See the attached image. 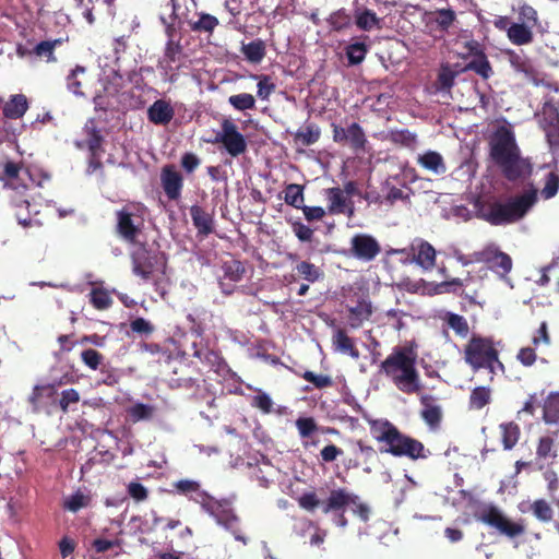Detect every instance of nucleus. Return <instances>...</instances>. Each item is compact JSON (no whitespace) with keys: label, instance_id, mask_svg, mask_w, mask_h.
<instances>
[{"label":"nucleus","instance_id":"1","mask_svg":"<svg viewBox=\"0 0 559 559\" xmlns=\"http://www.w3.org/2000/svg\"><path fill=\"white\" fill-rule=\"evenodd\" d=\"M5 187L11 191L10 198L16 209L19 224L24 227L33 224H40L32 217L40 212L43 202L34 195L29 199L28 191L33 189L34 180L28 169H24L14 163H7L4 166Z\"/></svg>","mask_w":559,"mask_h":559},{"label":"nucleus","instance_id":"2","mask_svg":"<svg viewBox=\"0 0 559 559\" xmlns=\"http://www.w3.org/2000/svg\"><path fill=\"white\" fill-rule=\"evenodd\" d=\"M490 154L510 180L524 178L532 171L530 162L520 156L512 126L507 122L495 130L490 140Z\"/></svg>","mask_w":559,"mask_h":559},{"label":"nucleus","instance_id":"3","mask_svg":"<svg viewBox=\"0 0 559 559\" xmlns=\"http://www.w3.org/2000/svg\"><path fill=\"white\" fill-rule=\"evenodd\" d=\"M417 353L412 347H401L390 354L381 364V370L402 392L417 393L420 390L419 373L415 362Z\"/></svg>","mask_w":559,"mask_h":559},{"label":"nucleus","instance_id":"4","mask_svg":"<svg viewBox=\"0 0 559 559\" xmlns=\"http://www.w3.org/2000/svg\"><path fill=\"white\" fill-rule=\"evenodd\" d=\"M372 437L383 444V451L395 456H407L413 460L424 457V445L403 433L390 421L383 419L370 420Z\"/></svg>","mask_w":559,"mask_h":559},{"label":"nucleus","instance_id":"5","mask_svg":"<svg viewBox=\"0 0 559 559\" xmlns=\"http://www.w3.org/2000/svg\"><path fill=\"white\" fill-rule=\"evenodd\" d=\"M537 201V190L531 188L506 203H495L483 210V217L493 225L510 224L523 218Z\"/></svg>","mask_w":559,"mask_h":559},{"label":"nucleus","instance_id":"6","mask_svg":"<svg viewBox=\"0 0 559 559\" xmlns=\"http://www.w3.org/2000/svg\"><path fill=\"white\" fill-rule=\"evenodd\" d=\"M465 360L474 369H487L488 374L503 370V365L498 360V353L490 341L481 337H473L465 348Z\"/></svg>","mask_w":559,"mask_h":559},{"label":"nucleus","instance_id":"7","mask_svg":"<svg viewBox=\"0 0 559 559\" xmlns=\"http://www.w3.org/2000/svg\"><path fill=\"white\" fill-rule=\"evenodd\" d=\"M477 518L483 523L496 528L500 534L510 538L524 533V526L520 522L512 521L500 509L493 506L481 508Z\"/></svg>","mask_w":559,"mask_h":559},{"label":"nucleus","instance_id":"8","mask_svg":"<svg viewBox=\"0 0 559 559\" xmlns=\"http://www.w3.org/2000/svg\"><path fill=\"white\" fill-rule=\"evenodd\" d=\"M200 506L216 520L217 524L229 530L237 540L243 544L247 543L246 538L240 535L239 531L236 528L238 518L233 513L227 501H219L207 495L206 499H204Z\"/></svg>","mask_w":559,"mask_h":559},{"label":"nucleus","instance_id":"9","mask_svg":"<svg viewBox=\"0 0 559 559\" xmlns=\"http://www.w3.org/2000/svg\"><path fill=\"white\" fill-rule=\"evenodd\" d=\"M554 98L546 100L540 112L537 114L538 123L545 131L551 146L559 145V111L552 104Z\"/></svg>","mask_w":559,"mask_h":559},{"label":"nucleus","instance_id":"10","mask_svg":"<svg viewBox=\"0 0 559 559\" xmlns=\"http://www.w3.org/2000/svg\"><path fill=\"white\" fill-rule=\"evenodd\" d=\"M217 141L222 142L231 156L242 154L247 148L243 135L238 131L237 126L229 119L222 122V130L217 134Z\"/></svg>","mask_w":559,"mask_h":559},{"label":"nucleus","instance_id":"11","mask_svg":"<svg viewBox=\"0 0 559 559\" xmlns=\"http://www.w3.org/2000/svg\"><path fill=\"white\" fill-rule=\"evenodd\" d=\"M476 261L486 262L496 273L501 276L507 275L512 269V260L510 255L500 251L496 246L486 247L478 252Z\"/></svg>","mask_w":559,"mask_h":559},{"label":"nucleus","instance_id":"12","mask_svg":"<svg viewBox=\"0 0 559 559\" xmlns=\"http://www.w3.org/2000/svg\"><path fill=\"white\" fill-rule=\"evenodd\" d=\"M350 245L354 257L359 260L371 261L380 252V245L370 235H356L352 238Z\"/></svg>","mask_w":559,"mask_h":559},{"label":"nucleus","instance_id":"13","mask_svg":"<svg viewBox=\"0 0 559 559\" xmlns=\"http://www.w3.org/2000/svg\"><path fill=\"white\" fill-rule=\"evenodd\" d=\"M417 165L426 173L441 177L448 171L444 157L437 151L426 150L417 154Z\"/></svg>","mask_w":559,"mask_h":559},{"label":"nucleus","instance_id":"14","mask_svg":"<svg viewBox=\"0 0 559 559\" xmlns=\"http://www.w3.org/2000/svg\"><path fill=\"white\" fill-rule=\"evenodd\" d=\"M118 231L127 240L133 241L140 231L142 217L133 212L131 207H126L118 212Z\"/></svg>","mask_w":559,"mask_h":559},{"label":"nucleus","instance_id":"15","mask_svg":"<svg viewBox=\"0 0 559 559\" xmlns=\"http://www.w3.org/2000/svg\"><path fill=\"white\" fill-rule=\"evenodd\" d=\"M466 48L468 53L474 56V59L466 66V69L474 70L484 79H488L492 73V69L481 52L480 45L475 40H469L466 43Z\"/></svg>","mask_w":559,"mask_h":559},{"label":"nucleus","instance_id":"16","mask_svg":"<svg viewBox=\"0 0 559 559\" xmlns=\"http://www.w3.org/2000/svg\"><path fill=\"white\" fill-rule=\"evenodd\" d=\"M413 260L425 270H431L436 263V250L427 241L417 239L412 243Z\"/></svg>","mask_w":559,"mask_h":559},{"label":"nucleus","instance_id":"17","mask_svg":"<svg viewBox=\"0 0 559 559\" xmlns=\"http://www.w3.org/2000/svg\"><path fill=\"white\" fill-rule=\"evenodd\" d=\"M357 496L352 495L346 489L332 490L325 502L322 503L324 513L342 512L345 507L356 503Z\"/></svg>","mask_w":559,"mask_h":559},{"label":"nucleus","instance_id":"18","mask_svg":"<svg viewBox=\"0 0 559 559\" xmlns=\"http://www.w3.org/2000/svg\"><path fill=\"white\" fill-rule=\"evenodd\" d=\"M160 181L166 195L175 200L180 195L182 188V177L174 166H165L162 169Z\"/></svg>","mask_w":559,"mask_h":559},{"label":"nucleus","instance_id":"19","mask_svg":"<svg viewBox=\"0 0 559 559\" xmlns=\"http://www.w3.org/2000/svg\"><path fill=\"white\" fill-rule=\"evenodd\" d=\"M329 202V212L332 214L353 213L350 202L346 198V193L340 188H331L325 191Z\"/></svg>","mask_w":559,"mask_h":559},{"label":"nucleus","instance_id":"20","mask_svg":"<svg viewBox=\"0 0 559 559\" xmlns=\"http://www.w3.org/2000/svg\"><path fill=\"white\" fill-rule=\"evenodd\" d=\"M174 115L173 106L164 99L154 102L147 109L148 119L155 124H167Z\"/></svg>","mask_w":559,"mask_h":559},{"label":"nucleus","instance_id":"21","mask_svg":"<svg viewBox=\"0 0 559 559\" xmlns=\"http://www.w3.org/2000/svg\"><path fill=\"white\" fill-rule=\"evenodd\" d=\"M56 400V389L50 384L36 385L29 396V402L35 412H38Z\"/></svg>","mask_w":559,"mask_h":559},{"label":"nucleus","instance_id":"22","mask_svg":"<svg viewBox=\"0 0 559 559\" xmlns=\"http://www.w3.org/2000/svg\"><path fill=\"white\" fill-rule=\"evenodd\" d=\"M173 486L178 493L188 497L190 500L199 504H201L209 495L206 491L201 489V486L198 481L191 479L178 480L174 483Z\"/></svg>","mask_w":559,"mask_h":559},{"label":"nucleus","instance_id":"23","mask_svg":"<svg viewBox=\"0 0 559 559\" xmlns=\"http://www.w3.org/2000/svg\"><path fill=\"white\" fill-rule=\"evenodd\" d=\"M88 78L84 67H75L67 76V87L75 96H84V88L87 86Z\"/></svg>","mask_w":559,"mask_h":559},{"label":"nucleus","instance_id":"24","mask_svg":"<svg viewBox=\"0 0 559 559\" xmlns=\"http://www.w3.org/2000/svg\"><path fill=\"white\" fill-rule=\"evenodd\" d=\"M28 108L27 98L22 94L12 95L3 106V115L8 119H20Z\"/></svg>","mask_w":559,"mask_h":559},{"label":"nucleus","instance_id":"25","mask_svg":"<svg viewBox=\"0 0 559 559\" xmlns=\"http://www.w3.org/2000/svg\"><path fill=\"white\" fill-rule=\"evenodd\" d=\"M544 420L555 427L554 435L559 431V392L549 394L545 401Z\"/></svg>","mask_w":559,"mask_h":559},{"label":"nucleus","instance_id":"26","mask_svg":"<svg viewBox=\"0 0 559 559\" xmlns=\"http://www.w3.org/2000/svg\"><path fill=\"white\" fill-rule=\"evenodd\" d=\"M508 38L514 45H527L533 40L532 26L524 23H513L508 28Z\"/></svg>","mask_w":559,"mask_h":559},{"label":"nucleus","instance_id":"27","mask_svg":"<svg viewBox=\"0 0 559 559\" xmlns=\"http://www.w3.org/2000/svg\"><path fill=\"white\" fill-rule=\"evenodd\" d=\"M557 456V445L554 436L545 435L538 440L536 448V457L546 463L551 462Z\"/></svg>","mask_w":559,"mask_h":559},{"label":"nucleus","instance_id":"28","mask_svg":"<svg viewBox=\"0 0 559 559\" xmlns=\"http://www.w3.org/2000/svg\"><path fill=\"white\" fill-rule=\"evenodd\" d=\"M332 341H333V346L337 352H340L342 354H347V355L352 356L353 358L359 357V353L354 347V343H353L352 338H349L345 334L344 331L336 330L333 335Z\"/></svg>","mask_w":559,"mask_h":559},{"label":"nucleus","instance_id":"29","mask_svg":"<svg viewBox=\"0 0 559 559\" xmlns=\"http://www.w3.org/2000/svg\"><path fill=\"white\" fill-rule=\"evenodd\" d=\"M504 450H511L519 441L520 428L514 423H503L499 426Z\"/></svg>","mask_w":559,"mask_h":559},{"label":"nucleus","instance_id":"30","mask_svg":"<svg viewBox=\"0 0 559 559\" xmlns=\"http://www.w3.org/2000/svg\"><path fill=\"white\" fill-rule=\"evenodd\" d=\"M349 324L353 328H358L361 323L369 319L371 314V305L368 301H360L357 306L349 309Z\"/></svg>","mask_w":559,"mask_h":559},{"label":"nucleus","instance_id":"31","mask_svg":"<svg viewBox=\"0 0 559 559\" xmlns=\"http://www.w3.org/2000/svg\"><path fill=\"white\" fill-rule=\"evenodd\" d=\"M12 120L5 117L0 119V142H12L22 132L23 126Z\"/></svg>","mask_w":559,"mask_h":559},{"label":"nucleus","instance_id":"32","mask_svg":"<svg viewBox=\"0 0 559 559\" xmlns=\"http://www.w3.org/2000/svg\"><path fill=\"white\" fill-rule=\"evenodd\" d=\"M90 502V495L78 490L64 499L63 506L71 512H78L79 510L88 507Z\"/></svg>","mask_w":559,"mask_h":559},{"label":"nucleus","instance_id":"33","mask_svg":"<svg viewBox=\"0 0 559 559\" xmlns=\"http://www.w3.org/2000/svg\"><path fill=\"white\" fill-rule=\"evenodd\" d=\"M380 19L377 14L368 9L359 10L356 13V24L364 31H370L376 27H380Z\"/></svg>","mask_w":559,"mask_h":559},{"label":"nucleus","instance_id":"34","mask_svg":"<svg viewBox=\"0 0 559 559\" xmlns=\"http://www.w3.org/2000/svg\"><path fill=\"white\" fill-rule=\"evenodd\" d=\"M242 53L252 63H259L265 56V46L261 40H254L242 46Z\"/></svg>","mask_w":559,"mask_h":559},{"label":"nucleus","instance_id":"35","mask_svg":"<svg viewBox=\"0 0 559 559\" xmlns=\"http://www.w3.org/2000/svg\"><path fill=\"white\" fill-rule=\"evenodd\" d=\"M443 320L447 322L449 328H451L457 335L462 337L467 336L468 324L465 318L455 313L448 312L445 313Z\"/></svg>","mask_w":559,"mask_h":559},{"label":"nucleus","instance_id":"36","mask_svg":"<svg viewBox=\"0 0 559 559\" xmlns=\"http://www.w3.org/2000/svg\"><path fill=\"white\" fill-rule=\"evenodd\" d=\"M133 272L143 278H148L153 272V263L148 258H146L144 252L134 255Z\"/></svg>","mask_w":559,"mask_h":559},{"label":"nucleus","instance_id":"37","mask_svg":"<svg viewBox=\"0 0 559 559\" xmlns=\"http://www.w3.org/2000/svg\"><path fill=\"white\" fill-rule=\"evenodd\" d=\"M228 103L237 110L252 109L255 106V99L253 95L248 93L231 95L228 98Z\"/></svg>","mask_w":559,"mask_h":559},{"label":"nucleus","instance_id":"38","mask_svg":"<svg viewBox=\"0 0 559 559\" xmlns=\"http://www.w3.org/2000/svg\"><path fill=\"white\" fill-rule=\"evenodd\" d=\"M285 202L294 207H301L304 203V192L299 185L292 183L285 189Z\"/></svg>","mask_w":559,"mask_h":559},{"label":"nucleus","instance_id":"39","mask_svg":"<svg viewBox=\"0 0 559 559\" xmlns=\"http://www.w3.org/2000/svg\"><path fill=\"white\" fill-rule=\"evenodd\" d=\"M91 302L96 309L104 310L110 307L112 299L104 288H94L91 293Z\"/></svg>","mask_w":559,"mask_h":559},{"label":"nucleus","instance_id":"40","mask_svg":"<svg viewBox=\"0 0 559 559\" xmlns=\"http://www.w3.org/2000/svg\"><path fill=\"white\" fill-rule=\"evenodd\" d=\"M368 51L364 43H354L346 48V56L350 64H359L364 61Z\"/></svg>","mask_w":559,"mask_h":559},{"label":"nucleus","instance_id":"41","mask_svg":"<svg viewBox=\"0 0 559 559\" xmlns=\"http://www.w3.org/2000/svg\"><path fill=\"white\" fill-rule=\"evenodd\" d=\"M531 510L539 521L548 522L552 519V509L550 504L544 499L534 501Z\"/></svg>","mask_w":559,"mask_h":559},{"label":"nucleus","instance_id":"42","mask_svg":"<svg viewBox=\"0 0 559 559\" xmlns=\"http://www.w3.org/2000/svg\"><path fill=\"white\" fill-rule=\"evenodd\" d=\"M218 25V20L211 15L202 13L199 20L191 24V28L195 32H212Z\"/></svg>","mask_w":559,"mask_h":559},{"label":"nucleus","instance_id":"43","mask_svg":"<svg viewBox=\"0 0 559 559\" xmlns=\"http://www.w3.org/2000/svg\"><path fill=\"white\" fill-rule=\"evenodd\" d=\"M431 20L441 28L448 29L455 20V13L449 9L438 10L432 13Z\"/></svg>","mask_w":559,"mask_h":559},{"label":"nucleus","instance_id":"44","mask_svg":"<svg viewBox=\"0 0 559 559\" xmlns=\"http://www.w3.org/2000/svg\"><path fill=\"white\" fill-rule=\"evenodd\" d=\"M153 413H154L153 406L142 404V403H136V404L132 405L131 407H129V409H128V414L134 421L148 419L152 417Z\"/></svg>","mask_w":559,"mask_h":559},{"label":"nucleus","instance_id":"45","mask_svg":"<svg viewBox=\"0 0 559 559\" xmlns=\"http://www.w3.org/2000/svg\"><path fill=\"white\" fill-rule=\"evenodd\" d=\"M559 189V177L555 173H549L546 177V182L540 191L542 198L549 200L554 198Z\"/></svg>","mask_w":559,"mask_h":559},{"label":"nucleus","instance_id":"46","mask_svg":"<svg viewBox=\"0 0 559 559\" xmlns=\"http://www.w3.org/2000/svg\"><path fill=\"white\" fill-rule=\"evenodd\" d=\"M365 134L357 123H352L347 128V142L355 148L362 147L365 144Z\"/></svg>","mask_w":559,"mask_h":559},{"label":"nucleus","instance_id":"47","mask_svg":"<svg viewBox=\"0 0 559 559\" xmlns=\"http://www.w3.org/2000/svg\"><path fill=\"white\" fill-rule=\"evenodd\" d=\"M508 58H509L510 64L512 66V68L515 71L522 72L525 75L531 74L532 67L525 58H523L522 56H520L519 53H516L514 51H508Z\"/></svg>","mask_w":559,"mask_h":559},{"label":"nucleus","instance_id":"48","mask_svg":"<svg viewBox=\"0 0 559 559\" xmlns=\"http://www.w3.org/2000/svg\"><path fill=\"white\" fill-rule=\"evenodd\" d=\"M81 359L90 369L96 370L103 361V355L95 349L88 348L81 353Z\"/></svg>","mask_w":559,"mask_h":559},{"label":"nucleus","instance_id":"49","mask_svg":"<svg viewBox=\"0 0 559 559\" xmlns=\"http://www.w3.org/2000/svg\"><path fill=\"white\" fill-rule=\"evenodd\" d=\"M490 400V392L488 389L480 386L476 388L471 394V405L474 408L484 407Z\"/></svg>","mask_w":559,"mask_h":559},{"label":"nucleus","instance_id":"50","mask_svg":"<svg viewBox=\"0 0 559 559\" xmlns=\"http://www.w3.org/2000/svg\"><path fill=\"white\" fill-rule=\"evenodd\" d=\"M253 79H257L259 80L258 81V96L261 98V99H267L269 96L272 94V92L274 91L275 88V85L271 82V79L266 75H262V76H258V75H252Z\"/></svg>","mask_w":559,"mask_h":559},{"label":"nucleus","instance_id":"51","mask_svg":"<svg viewBox=\"0 0 559 559\" xmlns=\"http://www.w3.org/2000/svg\"><path fill=\"white\" fill-rule=\"evenodd\" d=\"M191 215L194 225L201 231L209 233L211 230V219L203 211H201L199 207H193L191 210Z\"/></svg>","mask_w":559,"mask_h":559},{"label":"nucleus","instance_id":"52","mask_svg":"<svg viewBox=\"0 0 559 559\" xmlns=\"http://www.w3.org/2000/svg\"><path fill=\"white\" fill-rule=\"evenodd\" d=\"M296 269L297 272L309 282H316L321 275L320 270L308 262L299 263Z\"/></svg>","mask_w":559,"mask_h":559},{"label":"nucleus","instance_id":"53","mask_svg":"<svg viewBox=\"0 0 559 559\" xmlns=\"http://www.w3.org/2000/svg\"><path fill=\"white\" fill-rule=\"evenodd\" d=\"M224 270L225 275L233 282L240 281L245 272L242 263L234 260L225 263Z\"/></svg>","mask_w":559,"mask_h":559},{"label":"nucleus","instance_id":"54","mask_svg":"<svg viewBox=\"0 0 559 559\" xmlns=\"http://www.w3.org/2000/svg\"><path fill=\"white\" fill-rule=\"evenodd\" d=\"M59 44V40L55 41H41L35 47V53L40 58H46L47 61L55 60L53 50Z\"/></svg>","mask_w":559,"mask_h":559},{"label":"nucleus","instance_id":"55","mask_svg":"<svg viewBox=\"0 0 559 559\" xmlns=\"http://www.w3.org/2000/svg\"><path fill=\"white\" fill-rule=\"evenodd\" d=\"M298 503L302 509L313 511L321 504V501L316 492H306L298 498Z\"/></svg>","mask_w":559,"mask_h":559},{"label":"nucleus","instance_id":"56","mask_svg":"<svg viewBox=\"0 0 559 559\" xmlns=\"http://www.w3.org/2000/svg\"><path fill=\"white\" fill-rule=\"evenodd\" d=\"M304 379L319 389L326 388L332 384V380L330 377L324 374H317L312 371H306L304 373Z\"/></svg>","mask_w":559,"mask_h":559},{"label":"nucleus","instance_id":"57","mask_svg":"<svg viewBox=\"0 0 559 559\" xmlns=\"http://www.w3.org/2000/svg\"><path fill=\"white\" fill-rule=\"evenodd\" d=\"M252 405L267 414L272 411L273 402L270 395L259 391L258 394L253 397Z\"/></svg>","mask_w":559,"mask_h":559},{"label":"nucleus","instance_id":"58","mask_svg":"<svg viewBox=\"0 0 559 559\" xmlns=\"http://www.w3.org/2000/svg\"><path fill=\"white\" fill-rule=\"evenodd\" d=\"M296 427L302 438L309 437L317 429V425L312 418H298Z\"/></svg>","mask_w":559,"mask_h":559},{"label":"nucleus","instance_id":"59","mask_svg":"<svg viewBox=\"0 0 559 559\" xmlns=\"http://www.w3.org/2000/svg\"><path fill=\"white\" fill-rule=\"evenodd\" d=\"M80 401V394L74 389L64 390L61 394L60 407L63 412H67L69 406Z\"/></svg>","mask_w":559,"mask_h":559},{"label":"nucleus","instance_id":"60","mask_svg":"<svg viewBox=\"0 0 559 559\" xmlns=\"http://www.w3.org/2000/svg\"><path fill=\"white\" fill-rule=\"evenodd\" d=\"M456 72L449 66H443L439 73V83L442 88H450L453 84Z\"/></svg>","mask_w":559,"mask_h":559},{"label":"nucleus","instance_id":"61","mask_svg":"<svg viewBox=\"0 0 559 559\" xmlns=\"http://www.w3.org/2000/svg\"><path fill=\"white\" fill-rule=\"evenodd\" d=\"M461 285L462 282L460 278H452L451 281H444L442 283L433 285V287L431 289H428L427 292L429 294H442L450 292L452 287H460Z\"/></svg>","mask_w":559,"mask_h":559},{"label":"nucleus","instance_id":"62","mask_svg":"<svg viewBox=\"0 0 559 559\" xmlns=\"http://www.w3.org/2000/svg\"><path fill=\"white\" fill-rule=\"evenodd\" d=\"M421 416L429 426H435L440 420L441 412L440 408L437 406H427L423 411Z\"/></svg>","mask_w":559,"mask_h":559},{"label":"nucleus","instance_id":"63","mask_svg":"<svg viewBox=\"0 0 559 559\" xmlns=\"http://www.w3.org/2000/svg\"><path fill=\"white\" fill-rule=\"evenodd\" d=\"M128 492L136 501H143L147 498V490L140 483L131 481L128 485Z\"/></svg>","mask_w":559,"mask_h":559},{"label":"nucleus","instance_id":"64","mask_svg":"<svg viewBox=\"0 0 559 559\" xmlns=\"http://www.w3.org/2000/svg\"><path fill=\"white\" fill-rule=\"evenodd\" d=\"M519 361L524 366H532L536 360L535 350L532 347H523L518 353Z\"/></svg>","mask_w":559,"mask_h":559}]
</instances>
